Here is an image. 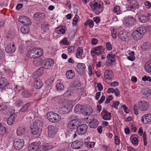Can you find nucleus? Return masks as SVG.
<instances>
[{"mask_svg":"<svg viewBox=\"0 0 151 151\" xmlns=\"http://www.w3.org/2000/svg\"><path fill=\"white\" fill-rule=\"evenodd\" d=\"M88 127L86 124H79L76 129V132L79 135H83L87 133Z\"/></svg>","mask_w":151,"mask_h":151,"instance_id":"obj_5","label":"nucleus"},{"mask_svg":"<svg viewBox=\"0 0 151 151\" xmlns=\"http://www.w3.org/2000/svg\"><path fill=\"white\" fill-rule=\"evenodd\" d=\"M83 145V142L81 140H76L72 142L71 147L74 149L80 148Z\"/></svg>","mask_w":151,"mask_h":151,"instance_id":"obj_18","label":"nucleus"},{"mask_svg":"<svg viewBox=\"0 0 151 151\" xmlns=\"http://www.w3.org/2000/svg\"><path fill=\"white\" fill-rule=\"evenodd\" d=\"M141 93L144 95L151 96V90L148 88L143 89L141 91Z\"/></svg>","mask_w":151,"mask_h":151,"instance_id":"obj_39","label":"nucleus"},{"mask_svg":"<svg viewBox=\"0 0 151 151\" xmlns=\"http://www.w3.org/2000/svg\"><path fill=\"white\" fill-rule=\"evenodd\" d=\"M93 109L90 106L88 105L86 107L81 110V113L85 115H89L93 112Z\"/></svg>","mask_w":151,"mask_h":151,"instance_id":"obj_20","label":"nucleus"},{"mask_svg":"<svg viewBox=\"0 0 151 151\" xmlns=\"http://www.w3.org/2000/svg\"><path fill=\"white\" fill-rule=\"evenodd\" d=\"M75 73L72 70H68L66 73V76L68 79L72 78L74 76Z\"/></svg>","mask_w":151,"mask_h":151,"instance_id":"obj_40","label":"nucleus"},{"mask_svg":"<svg viewBox=\"0 0 151 151\" xmlns=\"http://www.w3.org/2000/svg\"><path fill=\"white\" fill-rule=\"evenodd\" d=\"M136 30L139 32V33H141L143 36V35L146 33L147 29L145 27H142L137 28Z\"/></svg>","mask_w":151,"mask_h":151,"instance_id":"obj_41","label":"nucleus"},{"mask_svg":"<svg viewBox=\"0 0 151 151\" xmlns=\"http://www.w3.org/2000/svg\"><path fill=\"white\" fill-rule=\"evenodd\" d=\"M59 43L62 45H68L69 44V42H68L67 37H64L62 40L60 41Z\"/></svg>","mask_w":151,"mask_h":151,"instance_id":"obj_43","label":"nucleus"},{"mask_svg":"<svg viewBox=\"0 0 151 151\" xmlns=\"http://www.w3.org/2000/svg\"><path fill=\"white\" fill-rule=\"evenodd\" d=\"M15 50L16 47L15 45L11 43L8 44L5 48L6 52L8 53H12L15 52Z\"/></svg>","mask_w":151,"mask_h":151,"instance_id":"obj_19","label":"nucleus"},{"mask_svg":"<svg viewBox=\"0 0 151 151\" xmlns=\"http://www.w3.org/2000/svg\"><path fill=\"white\" fill-rule=\"evenodd\" d=\"M66 29V27L64 26H62L56 28L55 32L58 34H64Z\"/></svg>","mask_w":151,"mask_h":151,"instance_id":"obj_24","label":"nucleus"},{"mask_svg":"<svg viewBox=\"0 0 151 151\" xmlns=\"http://www.w3.org/2000/svg\"><path fill=\"white\" fill-rule=\"evenodd\" d=\"M15 115V114H12L9 116L7 121V122L8 124L11 125L13 123L14 120V118Z\"/></svg>","mask_w":151,"mask_h":151,"instance_id":"obj_38","label":"nucleus"},{"mask_svg":"<svg viewBox=\"0 0 151 151\" xmlns=\"http://www.w3.org/2000/svg\"><path fill=\"white\" fill-rule=\"evenodd\" d=\"M43 83L41 80L40 79L36 80L34 83V86L37 89L40 88L42 86Z\"/></svg>","mask_w":151,"mask_h":151,"instance_id":"obj_34","label":"nucleus"},{"mask_svg":"<svg viewBox=\"0 0 151 151\" xmlns=\"http://www.w3.org/2000/svg\"><path fill=\"white\" fill-rule=\"evenodd\" d=\"M101 115L103 116V119L106 120H110L111 118V114L106 111L103 110L101 113Z\"/></svg>","mask_w":151,"mask_h":151,"instance_id":"obj_28","label":"nucleus"},{"mask_svg":"<svg viewBox=\"0 0 151 151\" xmlns=\"http://www.w3.org/2000/svg\"><path fill=\"white\" fill-rule=\"evenodd\" d=\"M41 75V74L39 72L36 71V72H34L33 74V78L36 79L38 78V77Z\"/></svg>","mask_w":151,"mask_h":151,"instance_id":"obj_59","label":"nucleus"},{"mask_svg":"<svg viewBox=\"0 0 151 151\" xmlns=\"http://www.w3.org/2000/svg\"><path fill=\"white\" fill-rule=\"evenodd\" d=\"M77 68L79 69V72L80 74H83L86 66L83 63H79L77 65Z\"/></svg>","mask_w":151,"mask_h":151,"instance_id":"obj_29","label":"nucleus"},{"mask_svg":"<svg viewBox=\"0 0 151 151\" xmlns=\"http://www.w3.org/2000/svg\"><path fill=\"white\" fill-rule=\"evenodd\" d=\"M9 89H12V86L9 84L7 80L4 77L0 78V89L2 90L6 89V88Z\"/></svg>","mask_w":151,"mask_h":151,"instance_id":"obj_6","label":"nucleus"},{"mask_svg":"<svg viewBox=\"0 0 151 151\" xmlns=\"http://www.w3.org/2000/svg\"><path fill=\"white\" fill-rule=\"evenodd\" d=\"M56 87L58 90L62 91L64 88V86L63 83H58L56 85Z\"/></svg>","mask_w":151,"mask_h":151,"instance_id":"obj_53","label":"nucleus"},{"mask_svg":"<svg viewBox=\"0 0 151 151\" xmlns=\"http://www.w3.org/2000/svg\"><path fill=\"white\" fill-rule=\"evenodd\" d=\"M132 36L136 41H138L143 37L141 33H139V32L136 30L132 32Z\"/></svg>","mask_w":151,"mask_h":151,"instance_id":"obj_27","label":"nucleus"},{"mask_svg":"<svg viewBox=\"0 0 151 151\" xmlns=\"http://www.w3.org/2000/svg\"><path fill=\"white\" fill-rule=\"evenodd\" d=\"M107 49L108 50H110L112 49V46L110 42H107L106 44Z\"/></svg>","mask_w":151,"mask_h":151,"instance_id":"obj_62","label":"nucleus"},{"mask_svg":"<svg viewBox=\"0 0 151 151\" xmlns=\"http://www.w3.org/2000/svg\"><path fill=\"white\" fill-rule=\"evenodd\" d=\"M142 80L144 81H149L151 82V78L150 76L147 77L146 75H145L142 78Z\"/></svg>","mask_w":151,"mask_h":151,"instance_id":"obj_61","label":"nucleus"},{"mask_svg":"<svg viewBox=\"0 0 151 151\" xmlns=\"http://www.w3.org/2000/svg\"><path fill=\"white\" fill-rule=\"evenodd\" d=\"M141 120L144 122L145 123H148L151 122V115L147 114L143 115L142 117Z\"/></svg>","mask_w":151,"mask_h":151,"instance_id":"obj_22","label":"nucleus"},{"mask_svg":"<svg viewBox=\"0 0 151 151\" xmlns=\"http://www.w3.org/2000/svg\"><path fill=\"white\" fill-rule=\"evenodd\" d=\"M9 107L5 105L2 100L0 98V111L3 112L4 114H8L9 111Z\"/></svg>","mask_w":151,"mask_h":151,"instance_id":"obj_13","label":"nucleus"},{"mask_svg":"<svg viewBox=\"0 0 151 151\" xmlns=\"http://www.w3.org/2000/svg\"><path fill=\"white\" fill-rule=\"evenodd\" d=\"M113 99V97L112 95L109 96L108 98L106 99L105 101V104H107L109 103L110 101H111Z\"/></svg>","mask_w":151,"mask_h":151,"instance_id":"obj_64","label":"nucleus"},{"mask_svg":"<svg viewBox=\"0 0 151 151\" xmlns=\"http://www.w3.org/2000/svg\"><path fill=\"white\" fill-rule=\"evenodd\" d=\"M101 4H103L102 2L99 0H95L90 5L92 11L96 14L101 12L103 10V7L101 6Z\"/></svg>","mask_w":151,"mask_h":151,"instance_id":"obj_1","label":"nucleus"},{"mask_svg":"<svg viewBox=\"0 0 151 151\" xmlns=\"http://www.w3.org/2000/svg\"><path fill=\"white\" fill-rule=\"evenodd\" d=\"M119 38L122 40L126 41L125 39L127 38V36L123 34L122 32H120L118 35Z\"/></svg>","mask_w":151,"mask_h":151,"instance_id":"obj_54","label":"nucleus"},{"mask_svg":"<svg viewBox=\"0 0 151 151\" xmlns=\"http://www.w3.org/2000/svg\"><path fill=\"white\" fill-rule=\"evenodd\" d=\"M113 104L111 105L112 106L115 108L116 109H117L118 106L119 104V101H113Z\"/></svg>","mask_w":151,"mask_h":151,"instance_id":"obj_60","label":"nucleus"},{"mask_svg":"<svg viewBox=\"0 0 151 151\" xmlns=\"http://www.w3.org/2000/svg\"><path fill=\"white\" fill-rule=\"evenodd\" d=\"M32 95V92L29 91H25L22 93V97L24 98H30Z\"/></svg>","mask_w":151,"mask_h":151,"instance_id":"obj_31","label":"nucleus"},{"mask_svg":"<svg viewBox=\"0 0 151 151\" xmlns=\"http://www.w3.org/2000/svg\"><path fill=\"white\" fill-rule=\"evenodd\" d=\"M30 131L32 134L34 135L37 134L39 130H40L37 127H35L33 125L31 124L30 125Z\"/></svg>","mask_w":151,"mask_h":151,"instance_id":"obj_33","label":"nucleus"},{"mask_svg":"<svg viewBox=\"0 0 151 151\" xmlns=\"http://www.w3.org/2000/svg\"><path fill=\"white\" fill-rule=\"evenodd\" d=\"M130 5H129V7L128 8H131V9H134V8H136L137 6V3L134 0L132 1H131L130 2Z\"/></svg>","mask_w":151,"mask_h":151,"instance_id":"obj_50","label":"nucleus"},{"mask_svg":"<svg viewBox=\"0 0 151 151\" xmlns=\"http://www.w3.org/2000/svg\"><path fill=\"white\" fill-rule=\"evenodd\" d=\"M83 50L82 47H78L77 48L76 53V57L77 58L81 59L85 57L84 56H82L83 55Z\"/></svg>","mask_w":151,"mask_h":151,"instance_id":"obj_25","label":"nucleus"},{"mask_svg":"<svg viewBox=\"0 0 151 151\" xmlns=\"http://www.w3.org/2000/svg\"><path fill=\"white\" fill-rule=\"evenodd\" d=\"M43 53L42 50L41 49L33 48L28 52L27 56L29 58L34 59L41 56Z\"/></svg>","mask_w":151,"mask_h":151,"instance_id":"obj_2","label":"nucleus"},{"mask_svg":"<svg viewBox=\"0 0 151 151\" xmlns=\"http://www.w3.org/2000/svg\"><path fill=\"white\" fill-rule=\"evenodd\" d=\"M46 17L45 14L44 13L37 12L34 14L33 18L36 21H40L44 20Z\"/></svg>","mask_w":151,"mask_h":151,"instance_id":"obj_14","label":"nucleus"},{"mask_svg":"<svg viewBox=\"0 0 151 151\" xmlns=\"http://www.w3.org/2000/svg\"><path fill=\"white\" fill-rule=\"evenodd\" d=\"M129 56L127 57V59L130 61H134L135 59V57L134 56V51L130 52L129 53Z\"/></svg>","mask_w":151,"mask_h":151,"instance_id":"obj_45","label":"nucleus"},{"mask_svg":"<svg viewBox=\"0 0 151 151\" xmlns=\"http://www.w3.org/2000/svg\"><path fill=\"white\" fill-rule=\"evenodd\" d=\"M84 25L89 26L90 27L92 28L94 26V22L92 20L88 19L84 23Z\"/></svg>","mask_w":151,"mask_h":151,"instance_id":"obj_44","label":"nucleus"},{"mask_svg":"<svg viewBox=\"0 0 151 151\" xmlns=\"http://www.w3.org/2000/svg\"><path fill=\"white\" fill-rule=\"evenodd\" d=\"M14 104L16 106L20 107L23 105V102L21 100H18L15 101Z\"/></svg>","mask_w":151,"mask_h":151,"instance_id":"obj_57","label":"nucleus"},{"mask_svg":"<svg viewBox=\"0 0 151 151\" xmlns=\"http://www.w3.org/2000/svg\"><path fill=\"white\" fill-rule=\"evenodd\" d=\"M104 48L102 46H100L94 47L91 51V55L92 56H94L95 55L99 56L104 52Z\"/></svg>","mask_w":151,"mask_h":151,"instance_id":"obj_7","label":"nucleus"},{"mask_svg":"<svg viewBox=\"0 0 151 151\" xmlns=\"http://www.w3.org/2000/svg\"><path fill=\"white\" fill-rule=\"evenodd\" d=\"M54 146L51 143H47L39 147L38 151H48L53 149Z\"/></svg>","mask_w":151,"mask_h":151,"instance_id":"obj_11","label":"nucleus"},{"mask_svg":"<svg viewBox=\"0 0 151 151\" xmlns=\"http://www.w3.org/2000/svg\"><path fill=\"white\" fill-rule=\"evenodd\" d=\"M81 109V105H77L75 107V111L76 112H79L80 111L81 112V110L82 109Z\"/></svg>","mask_w":151,"mask_h":151,"instance_id":"obj_58","label":"nucleus"},{"mask_svg":"<svg viewBox=\"0 0 151 151\" xmlns=\"http://www.w3.org/2000/svg\"><path fill=\"white\" fill-rule=\"evenodd\" d=\"M145 68L147 72L151 73V61H148L146 63L145 65Z\"/></svg>","mask_w":151,"mask_h":151,"instance_id":"obj_37","label":"nucleus"},{"mask_svg":"<svg viewBox=\"0 0 151 151\" xmlns=\"http://www.w3.org/2000/svg\"><path fill=\"white\" fill-rule=\"evenodd\" d=\"M5 52L4 50L0 49V60H4L5 59Z\"/></svg>","mask_w":151,"mask_h":151,"instance_id":"obj_55","label":"nucleus"},{"mask_svg":"<svg viewBox=\"0 0 151 151\" xmlns=\"http://www.w3.org/2000/svg\"><path fill=\"white\" fill-rule=\"evenodd\" d=\"M17 135L18 136H25L26 134V130L24 127H19L17 131Z\"/></svg>","mask_w":151,"mask_h":151,"instance_id":"obj_26","label":"nucleus"},{"mask_svg":"<svg viewBox=\"0 0 151 151\" xmlns=\"http://www.w3.org/2000/svg\"><path fill=\"white\" fill-rule=\"evenodd\" d=\"M54 60L52 59L48 58L45 61V63L44 64L45 68L47 69H50L54 64Z\"/></svg>","mask_w":151,"mask_h":151,"instance_id":"obj_21","label":"nucleus"},{"mask_svg":"<svg viewBox=\"0 0 151 151\" xmlns=\"http://www.w3.org/2000/svg\"><path fill=\"white\" fill-rule=\"evenodd\" d=\"M32 104L33 103L32 102H29L25 104L21 108L20 111L22 112H26L27 110L28 107L31 105H32Z\"/></svg>","mask_w":151,"mask_h":151,"instance_id":"obj_35","label":"nucleus"},{"mask_svg":"<svg viewBox=\"0 0 151 151\" xmlns=\"http://www.w3.org/2000/svg\"><path fill=\"white\" fill-rule=\"evenodd\" d=\"M47 117L48 119L52 122H57L61 119L60 116L59 114L51 111L47 114Z\"/></svg>","mask_w":151,"mask_h":151,"instance_id":"obj_3","label":"nucleus"},{"mask_svg":"<svg viewBox=\"0 0 151 151\" xmlns=\"http://www.w3.org/2000/svg\"><path fill=\"white\" fill-rule=\"evenodd\" d=\"M24 142L23 139H15L13 142L14 148L17 150H20L24 147Z\"/></svg>","mask_w":151,"mask_h":151,"instance_id":"obj_4","label":"nucleus"},{"mask_svg":"<svg viewBox=\"0 0 151 151\" xmlns=\"http://www.w3.org/2000/svg\"><path fill=\"white\" fill-rule=\"evenodd\" d=\"M114 12L116 14L118 15L121 13L120 7L118 6H116L114 7L113 9Z\"/></svg>","mask_w":151,"mask_h":151,"instance_id":"obj_51","label":"nucleus"},{"mask_svg":"<svg viewBox=\"0 0 151 151\" xmlns=\"http://www.w3.org/2000/svg\"><path fill=\"white\" fill-rule=\"evenodd\" d=\"M98 124V121L97 120L93 119L89 122V126L91 128L95 129L97 127Z\"/></svg>","mask_w":151,"mask_h":151,"instance_id":"obj_32","label":"nucleus"},{"mask_svg":"<svg viewBox=\"0 0 151 151\" xmlns=\"http://www.w3.org/2000/svg\"><path fill=\"white\" fill-rule=\"evenodd\" d=\"M150 47V45L149 43L145 42L143 43L142 46V49L147 50H149Z\"/></svg>","mask_w":151,"mask_h":151,"instance_id":"obj_48","label":"nucleus"},{"mask_svg":"<svg viewBox=\"0 0 151 151\" xmlns=\"http://www.w3.org/2000/svg\"><path fill=\"white\" fill-rule=\"evenodd\" d=\"M33 62V64L35 66H37L40 65L42 62L43 60L39 57L34 58Z\"/></svg>","mask_w":151,"mask_h":151,"instance_id":"obj_36","label":"nucleus"},{"mask_svg":"<svg viewBox=\"0 0 151 151\" xmlns=\"http://www.w3.org/2000/svg\"><path fill=\"white\" fill-rule=\"evenodd\" d=\"M48 136L52 137L57 131V128L52 126H49L48 127Z\"/></svg>","mask_w":151,"mask_h":151,"instance_id":"obj_12","label":"nucleus"},{"mask_svg":"<svg viewBox=\"0 0 151 151\" xmlns=\"http://www.w3.org/2000/svg\"><path fill=\"white\" fill-rule=\"evenodd\" d=\"M72 104H70L69 105L68 104L66 103L63 107L61 108L60 111V114H65L68 113L71 109Z\"/></svg>","mask_w":151,"mask_h":151,"instance_id":"obj_16","label":"nucleus"},{"mask_svg":"<svg viewBox=\"0 0 151 151\" xmlns=\"http://www.w3.org/2000/svg\"><path fill=\"white\" fill-rule=\"evenodd\" d=\"M41 144L40 141H36L29 144L28 146V150L29 151H36L39 149Z\"/></svg>","mask_w":151,"mask_h":151,"instance_id":"obj_9","label":"nucleus"},{"mask_svg":"<svg viewBox=\"0 0 151 151\" xmlns=\"http://www.w3.org/2000/svg\"><path fill=\"white\" fill-rule=\"evenodd\" d=\"M146 17H146L145 15H142L139 17L138 19L140 22L143 23H145L148 20Z\"/></svg>","mask_w":151,"mask_h":151,"instance_id":"obj_42","label":"nucleus"},{"mask_svg":"<svg viewBox=\"0 0 151 151\" xmlns=\"http://www.w3.org/2000/svg\"><path fill=\"white\" fill-rule=\"evenodd\" d=\"M80 119L77 118L71 120L68 124V127L69 128L72 129H77L79 124L80 123Z\"/></svg>","mask_w":151,"mask_h":151,"instance_id":"obj_8","label":"nucleus"},{"mask_svg":"<svg viewBox=\"0 0 151 151\" xmlns=\"http://www.w3.org/2000/svg\"><path fill=\"white\" fill-rule=\"evenodd\" d=\"M132 143L134 145H137L138 144V139L136 137H133V139H132Z\"/></svg>","mask_w":151,"mask_h":151,"instance_id":"obj_63","label":"nucleus"},{"mask_svg":"<svg viewBox=\"0 0 151 151\" xmlns=\"http://www.w3.org/2000/svg\"><path fill=\"white\" fill-rule=\"evenodd\" d=\"M6 133V129L4 126L1 125L0 127V134L4 135Z\"/></svg>","mask_w":151,"mask_h":151,"instance_id":"obj_49","label":"nucleus"},{"mask_svg":"<svg viewBox=\"0 0 151 151\" xmlns=\"http://www.w3.org/2000/svg\"><path fill=\"white\" fill-rule=\"evenodd\" d=\"M21 31L23 34H25L28 33L29 30L27 26H25L21 28Z\"/></svg>","mask_w":151,"mask_h":151,"instance_id":"obj_46","label":"nucleus"},{"mask_svg":"<svg viewBox=\"0 0 151 151\" xmlns=\"http://www.w3.org/2000/svg\"><path fill=\"white\" fill-rule=\"evenodd\" d=\"M113 72L111 70H106L104 73V76H107L108 77L106 78V80H111V77L113 75Z\"/></svg>","mask_w":151,"mask_h":151,"instance_id":"obj_30","label":"nucleus"},{"mask_svg":"<svg viewBox=\"0 0 151 151\" xmlns=\"http://www.w3.org/2000/svg\"><path fill=\"white\" fill-rule=\"evenodd\" d=\"M19 21L25 26L30 24L31 22L30 20L25 16H21L19 18Z\"/></svg>","mask_w":151,"mask_h":151,"instance_id":"obj_17","label":"nucleus"},{"mask_svg":"<svg viewBox=\"0 0 151 151\" xmlns=\"http://www.w3.org/2000/svg\"><path fill=\"white\" fill-rule=\"evenodd\" d=\"M85 144L87 147L88 148H91L93 147L94 146L95 143L93 142L88 141L85 142Z\"/></svg>","mask_w":151,"mask_h":151,"instance_id":"obj_52","label":"nucleus"},{"mask_svg":"<svg viewBox=\"0 0 151 151\" xmlns=\"http://www.w3.org/2000/svg\"><path fill=\"white\" fill-rule=\"evenodd\" d=\"M136 21V19L134 17L128 16L124 19V23L126 26H130L134 24Z\"/></svg>","mask_w":151,"mask_h":151,"instance_id":"obj_10","label":"nucleus"},{"mask_svg":"<svg viewBox=\"0 0 151 151\" xmlns=\"http://www.w3.org/2000/svg\"><path fill=\"white\" fill-rule=\"evenodd\" d=\"M32 124L35 127H38L40 129L41 131H42V128L43 125V124L41 120L38 119L34 120Z\"/></svg>","mask_w":151,"mask_h":151,"instance_id":"obj_23","label":"nucleus"},{"mask_svg":"<svg viewBox=\"0 0 151 151\" xmlns=\"http://www.w3.org/2000/svg\"><path fill=\"white\" fill-rule=\"evenodd\" d=\"M15 34L13 32H9L7 35V37L10 40L14 38Z\"/></svg>","mask_w":151,"mask_h":151,"instance_id":"obj_56","label":"nucleus"},{"mask_svg":"<svg viewBox=\"0 0 151 151\" xmlns=\"http://www.w3.org/2000/svg\"><path fill=\"white\" fill-rule=\"evenodd\" d=\"M49 26L48 24L45 22L42 25L41 29L44 31L45 32L49 30Z\"/></svg>","mask_w":151,"mask_h":151,"instance_id":"obj_47","label":"nucleus"},{"mask_svg":"<svg viewBox=\"0 0 151 151\" xmlns=\"http://www.w3.org/2000/svg\"><path fill=\"white\" fill-rule=\"evenodd\" d=\"M139 109L142 111L146 110L148 108V105L147 102L141 100L139 101L138 104Z\"/></svg>","mask_w":151,"mask_h":151,"instance_id":"obj_15","label":"nucleus"}]
</instances>
